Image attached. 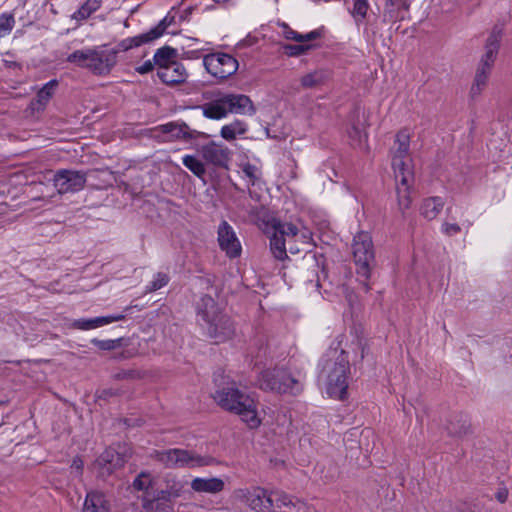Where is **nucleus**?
Listing matches in <instances>:
<instances>
[{
	"label": "nucleus",
	"instance_id": "1",
	"mask_svg": "<svg viewBox=\"0 0 512 512\" xmlns=\"http://www.w3.org/2000/svg\"><path fill=\"white\" fill-rule=\"evenodd\" d=\"M409 148V133L407 130L399 131L391 148V165L396 181L398 206L402 212L409 209L412 203L411 185L414 174Z\"/></svg>",
	"mask_w": 512,
	"mask_h": 512
},
{
	"label": "nucleus",
	"instance_id": "2",
	"mask_svg": "<svg viewBox=\"0 0 512 512\" xmlns=\"http://www.w3.org/2000/svg\"><path fill=\"white\" fill-rule=\"evenodd\" d=\"M196 323L201 332L215 343L229 340L235 333L230 317L223 312L209 295H203L196 302Z\"/></svg>",
	"mask_w": 512,
	"mask_h": 512
},
{
	"label": "nucleus",
	"instance_id": "3",
	"mask_svg": "<svg viewBox=\"0 0 512 512\" xmlns=\"http://www.w3.org/2000/svg\"><path fill=\"white\" fill-rule=\"evenodd\" d=\"M320 365L319 378L324 383L327 394L334 399H344L350 371L346 352L342 349H330L321 359Z\"/></svg>",
	"mask_w": 512,
	"mask_h": 512
},
{
	"label": "nucleus",
	"instance_id": "4",
	"mask_svg": "<svg viewBox=\"0 0 512 512\" xmlns=\"http://www.w3.org/2000/svg\"><path fill=\"white\" fill-rule=\"evenodd\" d=\"M213 399L224 410L237 414L250 428H257L260 425L261 420L254 399L242 393L234 383L217 389Z\"/></svg>",
	"mask_w": 512,
	"mask_h": 512
},
{
	"label": "nucleus",
	"instance_id": "5",
	"mask_svg": "<svg viewBox=\"0 0 512 512\" xmlns=\"http://www.w3.org/2000/svg\"><path fill=\"white\" fill-rule=\"evenodd\" d=\"M153 458L166 468H200L213 466L218 461L209 455H199L193 451L180 448H170L153 453Z\"/></svg>",
	"mask_w": 512,
	"mask_h": 512
},
{
	"label": "nucleus",
	"instance_id": "6",
	"mask_svg": "<svg viewBox=\"0 0 512 512\" xmlns=\"http://www.w3.org/2000/svg\"><path fill=\"white\" fill-rule=\"evenodd\" d=\"M163 483V489L143 495L142 505L147 512H164L166 510L165 504L179 498L185 488L184 481L173 473L165 474Z\"/></svg>",
	"mask_w": 512,
	"mask_h": 512
},
{
	"label": "nucleus",
	"instance_id": "7",
	"mask_svg": "<svg viewBox=\"0 0 512 512\" xmlns=\"http://www.w3.org/2000/svg\"><path fill=\"white\" fill-rule=\"evenodd\" d=\"M304 379L305 376L301 372L291 375L284 369H268L261 373L259 386L263 390L297 395L303 389Z\"/></svg>",
	"mask_w": 512,
	"mask_h": 512
},
{
	"label": "nucleus",
	"instance_id": "8",
	"mask_svg": "<svg viewBox=\"0 0 512 512\" xmlns=\"http://www.w3.org/2000/svg\"><path fill=\"white\" fill-rule=\"evenodd\" d=\"M353 257L357 266V273L368 280L371 268L375 262L372 237L367 232H359L353 240Z\"/></svg>",
	"mask_w": 512,
	"mask_h": 512
},
{
	"label": "nucleus",
	"instance_id": "9",
	"mask_svg": "<svg viewBox=\"0 0 512 512\" xmlns=\"http://www.w3.org/2000/svg\"><path fill=\"white\" fill-rule=\"evenodd\" d=\"M154 137L162 142L185 141L208 138V135L191 129L185 122H168L153 129Z\"/></svg>",
	"mask_w": 512,
	"mask_h": 512
},
{
	"label": "nucleus",
	"instance_id": "10",
	"mask_svg": "<svg viewBox=\"0 0 512 512\" xmlns=\"http://www.w3.org/2000/svg\"><path fill=\"white\" fill-rule=\"evenodd\" d=\"M270 495L271 491L260 486L238 488L234 491L235 498L254 512H271Z\"/></svg>",
	"mask_w": 512,
	"mask_h": 512
},
{
	"label": "nucleus",
	"instance_id": "11",
	"mask_svg": "<svg viewBox=\"0 0 512 512\" xmlns=\"http://www.w3.org/2000/svg\"><path fill=\"white\" fill-rule=\"evenodd\" d=\"M203 65L213 77L224 80L238 70V61L227 53H211L203 58Z\"/></svg>",
	"mask_w": 512,
	"mask_h": 512
},
{
	"label": "nucleus",
	"instance_id": "12",
	"mask_svg": "<svg viewBox=\"0 0 512 512\" xmlns=\"http://www.w3.org/2000/svg\"><path fill=\"white\" fill-rule=\"evenodd\" d=\"M58 194L74 193L82 190L86 183V173L77 170H59L53 178Z\"/></svg>",
	"mask_w": 512,
	"mask_h": 512
},
{
	"label": "nucleus",
	"instance_id": "13",
	"mask_svg": "<svg viewBox=\"0 0 512 512\" xmlns=\"http://www.w3.org/2000/svg\"><path fill=\"white\" fill-rule=\"evenodd\" d=\"M117 62V50L93 47L87 68L95 75L104 76L110 73Z\"/></svg>",
	"mask_w": 512,
	"mask_h": 512
},
{
	"label": "nucleus",
	"instance_id": "14",
	"mask_svg": "<svg viewBox=\"0 0 512 512\" xmlns=\"http://www.w3.org/2000/svg\"><path fill=\"white\" fill-rule=\"evenodd\" d=\"M203 160L216 167H227L231 160L232 152L224 144L210 141L199 148Z\"/></svg>",
	"mask_w": 512,
	"mask_h": 512
},
{
	"label": "nucleus",
	"instance_id": "15",
	"mask_svg": "<svg viewBox=\"0 0 512 512\" xmlns=\"http://www.w3.org/2000/svg\"><path fill=\"white\" fill-rule=\"evenodd\" d=\"M218 243L229 258L239 257L242 247L233 227L225 220L218 226Z\"/></svg>",
	"mask_w": 512,
	"mask_h": 512
},
{
	"label": "nucleus",
	"instance_id": "16",
	"mask_svg": "<svg viewBox=\"0 0 512 512\" xmlns=\"http://www.w3.org/2000/svg\"><path fill=\"white\" fill-rule=\"evenodd\" d=\"M271 512H308L305 502L290 497L283 491H271Z\"/></svg>",
	"mask_w": 512,
	"mask_h": 512
},
{
	"label": "nucleus",
	"instance_id": "17",
	"mask_svg": "<svg viewBox=\"0 0 512 512\" xmlns=\"http://www.w3.org/2000/svg\"><path fill=\"white\" fill-rule=\"evenodd\" d=\"M167 18H164L157 26L151 28L149 31L139 34L134 37L123 39L117 46L120 51H128L132 48L139 47L142 44L150 43L163 35L167 24Z\"/></svg>",
	"mask_w": 512,
	"mask_h": 512
},
{
	"label": "nucleus",
	"instance_id": "18",
	"mask_svg": "<svg viewBox=\"0 0 512 512\" xmlns=\"http://www.w3.org/2000/svg\"><path fill=\"white\" fill-rule=\"evenodd\" d=\"M227 114H240L252 116L256 109L251 99L244 94H222Z\"/></svg>",
	"mask_w": 512,
	"mask_h": 512
},
{
	"label": "nucleus",
	"instance_id": "19",
	"mask_svg": "<svg viewBox=\"0 0 512 512\" xmlns=\"http://www.w3.org/2000/svg\"><path fill=\"white\" fill-rule=\"evenodd\" d=\"M411 5L410 0H385L382 22L394 24L405 19Z\"/></svg>",
	"mask_w": 512,
	"mask_h": 512
},
{
	"label": "nucleus",
	"instance_id": "20",
	"mask_svg": "<svg viewBox=\"0 0 512 512\" xmlns=\"http://www.w3.org/2000/svg\"><path fill=\"white\" fill-rule=\"evenodd\" d=\"M125 459L114 449H106L95 461L94 467L101 476L110 475L115 469L123 466Z\"/></svg>",
	"mask_w": 512,
	"mask_h": 512
},
{
	"label": "nucleus",
	"instance_id": "21",
	"mask_svg": "<svg viewBox=\"0 0 512 512\" xmlns=\"http://www.w3.org/2000/svg\"><path fill=\"white\" fill-rule=\"evenodd\" d=\"M160 80L167 85L182 84L187 79V71L180 62L172 63L167 67L157 70Z\"/></svg>",
	"mask_w": 512,
	"mask_h": 512
},
{
	"label": "nucleus",
	"instance_id": "22",
	"mask_svg": "<svg viewBox=\"0 0 512 512\" xmlns=\"http://www.w3.org/2000/svg\"><path fill=\"white\" fill-rule=\"evenodd\" d=\"M190 486L196 493L218 494L225 489V482L219 477H195Z\"/></svg>",
	"mask_w": 512,
	"mask_h": 512
},
{
	"label": "nucleus",
	"instance_id": "23",
	"mask_svg": "<svg viewBox=\"0 0 512 512\" xmlns=\"http://www.w3.org/2000/svg\"><path fill=\"white\" fill-rule=\"evenodd\" d=\"M58 86L57 80H50L47 82L37 93L35 99L30 102L29 110L31 114H38L44 111L48 102L52 98L55 93V90Z\"/></svg>",
	"mask_w": 512,
	"mask_h": 512
},
{
	"label": "nucleus",
	"instance_id": "24",
	"mask_svg": "<svg viewBox=\"0 0 512 512\" xmlns=\"http://www.w3.org/2000/svg\"><path fill=\"white\" fill-rule=\"evenodd\" d=\"M125 319L124 314H114V315H108V316H99L91 319H77L74 320L71 327L78 329V330H92L96 329L108 324H111L113 322L122 321Z\"/></svg>",
	"mask_w": 512,
	"mask_h": 512
},
{
	"label": "nucleus",
	"instance_id": "25",
	"mask_svg": "<svg viewBox=\"0 0 512 512\" xmlns=\"http://www.w3.org/2000/svg\"><path fill=\"white\" fill-rule=\"evenodd\" d=\"M203 115L212 120H220L228 116L223 96L202 105Z\"/></svg>",
	"mask_w": 512,
	"mask_h": 512
},
{
	"label": "nucleus",
	"instance_id": "26",
	"mask_svg": "<svg viewBox=\"0 0 512 512\" xmlns=\"http://www.w3.org/2000/svg\"><path fill=\"white\" fill-rule=\"evenodd\" d=\"M83 512H109L104 494L91 491L86 495Z\"/></svg>",
	"mask_w": 512,
	"mask_h": 512
},
{
	"label": "nucleus",
	"instance_id": "27",
	"mask_svg": "<svg viewBox=\"0 0 512 512\" xmlns=\"http://www.w3.org/2000/svg\"><path fill=\"white\" fill-rule=\"evenodd\" d=\"M248 131L246 122L235 119L232 122L222 126L220 136L226 141H234L238 136L244 135Z\"/></svg>",
	"mask_w": 512,
	"mask_h": 512
},
{
	"label": "nucleus",
	"instance_id": "28",
	"mask_svg": "<svg viewBox=\"0 0 512 512\" xmlns=\"http://www.w3.org/2000/svg\"><path fill=\"white\" fill-rule=\"evenodd\" d=\"M444 204L445 202L441 197H429L425 199L421 205V215L428 220H433L440 214Z\"/></svg>",
	"mask_w": 512,
	"mask_h": 512
},
{
	"label": "nucleus",
	"instance_id": "29",
	"mask_svg": "<svg viewBox=\"0 0 512 512\" xmlns=\"http://www.w3.org/2000/svg\"><path fill=\"white\" fill-rule=\"evenodd\" d=\"M280 27L282 28V36L287 40H293L296 42H311L321 37L322 33L320 30H312L306 34L298 33L289 27L286 23H281Z\"/></svg>",
	"mask_w": 512,
	"mask_h": 512
},
{
	"label": "nucleus",
	"instance_id": "30",
	"mask_svg": "<svg viewBox=\"0 0 512 512\" xmlns=\"http://www.w3.org/2000/svg\"><path fill=\"white\" fill-rule=\"evenodd\" d=\"M270 233V251L273 257L277 260L283 261L288 258L286 249V239L278 234L271 228Z\"/></svg>",
	"mask_w": 512,
	"mask_h": 512
},
{
	"label": "nucleus",
	"instance_id": "31",
	"mask_svg": "<svg viewBox=\"0 0 512 512\" xmlns=\"http://www.w3.org/2000/svg\"><path fill=\"white\" fill-rule=\"evenodd\" d=\"M491 71L492 70H490V69H485V68H482L479 66L477 67L474 81L470 88L471 97L475 98V97L479 96L484 91V89L486 88V86L488 84V80H489Z\"/></svg>",
	"mask_w": 512,
	"mask_h": 512
},
{
	"label": "nucleus",
	"instance_id": "32",
	"mask_svg": "<svg viewBox=\"0 0 512 512\" xmlns=\"http://www.w3.org/2000/svg\"><path fill=\"white\" fill-rule=\"evenodd\" d=\"M329 78V74L324 70H315L303 75L300 83L303 88L311 89L323 85Z\"/></svg>",
	"mask_w": 512,
	"mask_h": 512
},
{
	"label": "nucleus",
	"instance_id": "33",
	"mask_svg": "<svg viewBox=\"0 0 512 512\" xmlns=\"http://www.w3.org/2000/svg\"><path fill=\"white\" fill-rule=\"evenodd\" d=\"M176 51L170 47H163L156 51L153 57L154 64L161 69L162 67H167L172 63H176L175 61Z\"/></svg>",
	"mask_w": 512,
	"mask_h": 512
},
{
	"label": "nucleus",
	"instance_id": "34",
	"mask_svg": "<svg viewBox=\"0 0 512 512\" xmlns=\"http://www.w3.org/2000/svg\"><path fill=\"white\" fill-rule=\"evenodd\" d=\"M369 9L370 4L368 0H352V8L350 9V14L357 25H360L364 22Z\"/></svg>",
	"mask_w": 512,
	"mask_h": 512
},
{
	"label": "nucleus",
	"instance_id": "35",
	"mask_svg": "<svg viewBox=\"0 0 512 512\" xmlns=\"http://www.w3.org/2000/svg\"><path fill=\"white\" fill-rule=\"evenodd\" d=\"M183 165L196 177L203 178L206 174L205 164L194 155H185L182 158Z\"/></svg>",
	"mask_w": 512,
	"mask_h": 512
},
{
	"label": "nucleus",
	"instance_id": "36",
	"mask_svg": "<svg viewBox=\"0 0 512 512\" xmlns=\"http://www.w3.org/2000/svg\"><path fill=\"white\" fill-rule=\"evenodd\" d=\"M154 477L149 472H141L136 479L133 481V487L138 491H144V495L147 493H154L152 490Z\"/></svg>",
	"mask_w": 512,
	"mask_h": 512
},
{
	"label": "nucleus",
	"instance_id": "37",
	"mask_svg": "<svg viewBox=\"0 0 512 512\" xmlns=\"http://www.w3.org/2000/svg\"><path fill=\"white\" fill-rule=\"evenodd\" d=\"M99 8L100 1L87 0L77 11L73 13L72 18L78 21L85 20Z\"/></svg>",
	"mask_w": 512,
	"mask_h": 512
},
{
	"label": "nucleus",
	"instance_id": "38",
	"mask_svg": "<svg viewBox=\"0 0 512 512\" xmlns=\"http://www.w3.org/2000/svg\"><path fill=\"white\" fill-rule=\"evenodd\" d=\"M272 229H274L278 234H280L283 238H297L299 236V229L292 223L275 221L272 224Z\"/></svg>",
	"mask_w": 512,
	"mask_h": 512
},
{
	"label": "nucleus",
	"instance_id": "39",
	"mask_svg": "<svg viewBox=\"0 0 512 512\" xmlns=\"http://www.w3.org/2000/svg\"><path fill=\"white\" fill-rule=\"evenodd\" d=\"M240 167L250 185H256L261 180L262 172L257 165L244 162L240 165Z\"/></svg>",
	"mask_w": 512,
	"mask_h": 512
},
{
	"label": "nucleus",
	"instance_id": "40",
	"mask_svg": "<svg viewBox=\"0 0 512 512\" xmlns=\"http://www.w3.org/2000/svg\"><path fill=\"white\" fill-rule=\"evenodd\" d=\"M314 48L310 42H298L297 44H287L283 46L284 53L290 57H297L306 54Z\"/></svg>",
	"mask_w": 512,
	"mask_h": 512
},
{
	"label": "nucleus",
	"instance_id": "41",
	"mask_svg": "<svg viewBox=\"0 0 512 512\" xmlns=\"http://www.w3.org/2000/svg\"><path fill=\"white\" fill-rule=\"evenodd\" d=\"M93 48L76 50L67 57V61L82 68H87Z\"/></svg>",
	"mask_w": 512,
	"mask_h": 512
},
{
	"label": "nucleus",
	"instance_id": "42",
	"mask_svg": "<svg viewBox=\"0 0 512 512\" xmlns=\"http://www.w3.org/2000/svg\"><path fill=\"white\" fill-rule=\"evenodd\" d=\"M15 26V17L12 13H2L0 15V38L11 33Z\"/></svg>",
	"mask_w": 512,
	"mask_h": 512
},
{
	"label": "nucleus",
	"instance_id": "43",
	"mask_svg": "<svg viewBox=\"0 0 512 512\" xmlns=\"http://www.w3.org/2000/svg\"><path fill=\"white\" fill-rule=\"evenodd\" d=\"M121 342H122V338L107 339V340H99L97 338H93L91 340V343L94 346H96L97 348H99L100 350H103V351L114 350V349L120 347Z\"/></svg>",
	"mask_w": 512,
	"mask_h": 512
},
{
	"label": "nucleus",
	"instance_id": "44",
	"mask_svg": "<svg viewBox=\"0 0 512 512\" xmlns=\"http://www.w3.org/2000/svg\"><path fill=\"white\" fill-rule=\"evenodd\" d=\"M502 37V30L495 27L486 40L485 48L498 52L499 43Z\"/></svg>",
	"mask_w": 512,
	"mask_h": 512
},
{
	"label": "nucleus",
	"instance_id": "45",
	"mask_svg": "<svg viewBox=\"0 0 512 512\" xmlns=\"http://www.w3.org/2000/svg\"><path fill=\"white\" fill-rule=\"evenodd\" d=\"M168 282H169L168 275L165 273L159 272L154 276V279L147 286V291L153 292V291L159 290L162 287H164L165 285H167Z\"/></svg>",
	"mask_w": 512,
	"mask_h": 512
},
{
	"label": "nucleus",
	"instance_id": "46",
	"mask_svg": "<svg viewBox=\"0 0 512 512\" xmlns=\"http://www.w3.org/2000/svg\"><path fill=\"white\" fill-rule=\"evenodd\" d=\"M497 54V51L485 48V53L483 54L478 66L492 70Z\"/></svg>",
	"mask_w": 512,
	"mask_h": 512
},
{
	"label": "nucleus",
	"instance_id": "47",
	"mask_svg": "<svg viewBox=\"0 0 512 512\" xmlns=\"http://www.w3.org/2000/svg\"><path fill=\"white\" fill-rule=\"evenodd\" d=\"M348 135L350 139L359 146L366 139L365 132L356 126H352L351 129L348 130Z\"/></svg>",
	"mask_w": 512,
	"mask_h": 512
},
{
	"label": "nucleus",
	"instance_id": "48",
	"mask_svg": "<svg viewBox=\"0 0 512 512\" xmlns=\"http://www.w3.org/2000/svg\"><path fill=\"white\" fill-rule=\"evenodd\" d=\"M461 231V228L456 223H443L442 224V232L448 236H453L458 234Z\"/></svg>",
	"mask_w": 512,
	"mask_h": 512
},
{
	"label": "nucleus",
	"instance_id": "49",
	"mask_svg": "<svg viewBox=\"0 0 512 512\" xmlns=\"http://www.w3.org/2000/svg\"><path fill=\"white\" fill-rule=\"evenodd\" d=\"M83 467H84V462L80 457H75L72 460V463H71L72 473H75L77 476L82 475Z\"/></svg>",
	"mask_w": 512,
	"mask_h": 512
},
{
	"label": "nucleus",
	"instance_id": "50",
	"mask_svg": "<svg viewBox=\"0 0 512 512\" xmlns=\"http://www.w3.org/2000/svg\"><path fill=\"white\" fill-rule=\"evenodd\" d=\"M153 63L150 60L145 61L142 65H139L135 68L136 72L139 74H147L153 70Z\"/></svg>",
	"mask_w": 512,
	"mask_h": 512
},
{
	"label": "nucleus",
	"instance_id": "51",
	"mask_svg": "<svg viewBox=\"0 0 512 512\" xmlns=\"http://www.w3.org/2000/svg\"><path fill=\"white\" fill-rule=\"evenodd\" d=\"M297 241H301L302 243L308 244L311 240V233L308 230L300 231L299 236L295 238Z\"/></svg>",
	"mask_w": 512,
	"mask_h": 512
},
{
	"label": "nucleus",
	"instance_id": "52",
	"mask_svg": "<svg viewBox=\"0 0 512 512\" xmlns=\"http://www.w3.org/2000/svg\"><path fill=\"white\" fill-rule=\"evenodd\" d=\"M506 497H507V496H506V494H505V493H499V494H498V496H497L498 500H499L500 502H502V503H503V502H505Z\"/></svg>",
	"mask_w": 512,
	"mask_h": 512
},
{
	"label": "nucleus",
	"instance_id": "53",
	"mask_svg": "<svg viewBox=\"0 0 512 512\" xmlns=\"http://www.w3.org/2000/svg\"><path fill=\"white\" fill-rule=\"evenodd\" d=\"M364 287H365V291H369L370 287L368 286V284L366 282H364Z\"/></svg>",
	"mask_w": 512,
	"mask_h": 512
},
{
	"label": "nucleus",
	"instance_id": "54",
	"mask_svg": "<svg viewBox=\"0 0 512 512\" xmlns=\"http://www.w3.org/2000/svg\"><path fill=\"white\" fill-rule=\"evenodd\" d=\"M290 252L291 253H296V252H298V249L294 250L292 247H290Z\"/></svg>",
	"mask_w": 512,
	"mask_h": 512
}]
</instances>
